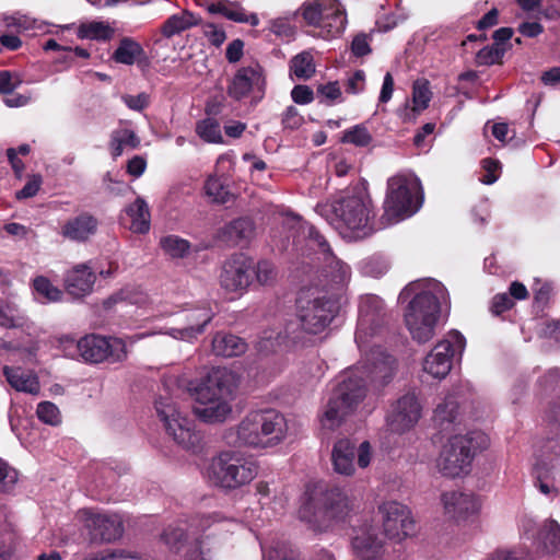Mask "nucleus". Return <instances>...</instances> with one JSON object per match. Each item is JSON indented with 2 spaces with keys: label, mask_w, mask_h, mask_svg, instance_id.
Wrapping results in <instances>:
<instances>
[{
  "label": "nucleus",
  "mask_w": 560,
  "mask_h": 560,
  "mask_svg": "<svg viewBox=\"0 0 560 560\" xmlns=\"http://www.w3.org/2000/svg\"><path fill=\"white\" fill-rule=\"evenodd\" d=\"M542 539L545 549L560 558V526L556 521L545 523Z\"/></svg>",
  "instance_id": "a19ab883"
},
{
  "label": "nucleus",
  "mask_w": 560,
  "mask_h": 560,
  "mask_svg": "<svg viewBox=\"0 0 560 560\" xmlns=\"http://www.w3.org/2000/svg\"><path fill=\"white\" fill-rule=\"evenodd\" d=\"M560 455V436L547 438L540 446V456L551 459Z\"/></svg>",
  "instance_id": "680f3d73"
},
{
  "label": "nucleus",
  "mask_w": 560,
  "mask_h": 560,
  "mask_svg": "<svg viewBox=\"0 0 560 560\" xmlns=\"http://www.w3.org/2000/svg\"><path fill=\"white\" fill-rule=\"evenodd\" d=\"M25 323V317L22 315L18 306L14 304L0 305V326L3 328L12 329L22 327Z\"/></svg>",
  "instance_id": "49530a36"
},
{
  "label": "nucleus",
  "mask_w": 560,
  "mask_h": 560,
  "mask_svg": "<svg viewBox=\"0 0 560 560\" xmlns=\"http://www.w3.org/2000/svg\"><path fill=\"white\" fill-rule=\"evenodd\" d=\"M352 547L361 560H382L384 557V540L374 529L355 536L352 539Z\"/></svg>",
  "instance_id": "393cba45"
},
{
  "label": "nucleus",
  "mask_w": 560,
  "mask_h": 560,
  "mask_svg": "<svg viewBox=\"0 0 560 560\" xmlns=\"http://www.w3.org/2000/svg\"><path fill=\"white\" fill-rule=\"evenodd\" d=\"M33 288L34 291L47 302H58L63 295L62 291L44 276H38L33 280Z\"/></svg>",
  "instance_id": "79ce46f5"
},
{
  "label": "nucleus",
  "mask_w": 560,
  "mask_h": 560,
  "mask_svg": "<svg viewBox=\"0 0 560 560\" xmlns=\"http://www.w3.org/2000/svg\"><path fill=\"white\" fill-rule=\"evenodd\" d=\"M140 145V139L131 129H116L110 133L109 150L113 159L122 154L124 147L137 149Z\"/></svg>",
  "instance_id": "72a5a7b5"
},
{
  "label": "nucleus",
  "mask_w": 560,
  "mask_h": 560,
  "mask_svg": "<svg viewBox=\"0 0 560 560\" xmlns=\"http://www.w3.org/2000/svg\"><path fill=\"white\" fill-rule=\"evenodd\" d=\"M351 50L357 57H363L371 54L372 49L370 47L368 35L363 33L358 34L352 40Z\"/></svg>",
  "instance_id": "774afa93"
},
{
  "label": "nucleus",
  "mask_w": 560,
  "mask_h": 560,
  "mask_svg": "<svg viewBox=\"0 0 560 560\" xmlns=\"http://www.w3.org/2000/svg\"><path fill=\"white\" fill-rule=\"evenodd\" d=\"M324 20H330L327 26L330 27L329 32L341 33L346 28L347 16L343 5L339 0H331L328 4V11L325 12Z\"/></svg>",
  "instance_id": "4c0bfd02"
},
{
  "label": "nucleus",
  "mask_w": 560,
  "mask_h": 560,
  "mask_svg": "<svg viewBox=\"0 0 560 560\" xmlns=\"http://www.w3.org/2000/svg\"><path fill=\"white\" fill-rule=\"evenodd\" d=\"M465 347V338L458 331H452L448 338L435 345L425 357L423 370L435 378H444L452 369L453 357L462 352Z\"/></svg>",
  "instance_id": "ddd939ff"
},
{
  "label": "nucleus",
  "mask_w": 560,
  "mask_h": 560,
  "mask_svg": "<svg viewBox=\"0 0 560 560\" xmlns=\"http://www.w3.org/2000/svg\"><path fill=\"white\" fill-rule=\"evenodd\" d=\"M337 301L328 296L308 299L300 296L296 301V322L285 326V332L293 340L301 339L300 331L308 335L323 332L338 313Z\"/></svg>",
  "instance_id": "0eeeda50"
},
{
  "label": "nucleus",
  "mask_w": 560,
  "mask_h": 560,
  "mask_svg": "<svg viewBox=\"0 0 560 560\" xmlns=\"http://www.w3.org/2000/svg\"><path fill=\"white\" fill-rule=\"evenodd\" d=\"M246 348V342L233 334L218 332L212 339V351L215 355L236 357L243 354Z\"/></svg>",
  "instance_id": "c756f323"
},
{
  "label": "nucleus",
  "mask_w": 560,
  "mask_h": 560,
  "mask_svg": "<svg viewBox=\"0 0 560 560\" xmlns=\"http://www.w3.org/2000/svg\"><path fill=\"white\" fill-rule=\"evenodd\" d=\"M458 404L454 397L448 396L439 404L434 410V422L441 430L446 429L457 417Z\"/></svg>",
  "instance_id": "f704fd0d"
},
{
  "label": "nucleus",
  "mask_w": 560,
  "mask_h": 560,
  "mask_svg": "<svg viewBox=\"0 0 560 560\" xmlns=\"http://www.w3.org/2000/svg\"><path fill=\"white\" fill-rule=\"evenodd\" d=\"M113 60L117 63L131 66L135 62L138 65H148V57L142 46L131 37H122L119 40L118 47L112 56Z\"/></svg>",
  "instance_id": "cd10ccee"
},
{
  "label": "nucleus",
  "mask_w": 560,
  "mask_h": 560,
  "mask_svg": "<svg viewBox=\"0 0 560 560\" xmlns=\"http://www.w3.org/2000/svg\"><path fill=\"white\" fill-rule=\"evenodd\" d=\"M371 198L364 187L355 186L346 191L345 196L335 200L332 210L339 228L346 230V236L363 238L372 234Z\"/></svg>",
  "instance_id": "423d86ee"
},
{
  "label": "nucleus",
  "mask_w": 560,
  "mask_h": 560,
  "mask_svg": "<svg viewBox=\"0 0 560 560\" xmlns=\"http://www.w3.org/2000/svg\"><path fill=\"white\" fill-rule=\"evenodd\" d=\"M214 313L209 307L189 311L185 314L186 325L173 328V336L182 340H192L205 331V327L212 320Z\"/></svg>",
  "instance_id": "b1692460"
},
{
  "label": "nucleus",
  "mask_w": 560,
  "mask_h": 560,
  "mask_svg": "<svg viewBox=\"0 0 560 560\" xmlns=\"http://www.w3.org/2000/svg\"><path fill=\"white\" fill-rule=\"evenodd\" d=\"M196 133L206 142L222 143L220 124L214 118H206L196 124Z\"/></svg>",
  "instance_id": "58836bf2"
},
{
  "label": "nucleus",
  "mask_w": 560,
  "mask_h": 560,
  "mask_svg": "<svg viewBox=\"0 0 560 560\" xmlns=\"http://www.w3.org/2000/svg\"><path fill=\"white\" fill-rule=\"evenodd\" d=\"M290 70L298 79H310L315 73L313 56L310 52L296 55L291 60Z\"/></svg>",
  "instance_id": "ea45409f"
},
{
  "label": "nucleus",
  "mask_w": 560,
  "mask_h": 560,
  "mask_svg": "<svg viewBox=\"0 0 560 560\" xmlns=\"http://www.w3.org/2000/svg\"><path fill=\"white\" fill-rule=\"evenodd\" d=\"M514 301L508 293H499L492 298L490 311L493 315H501L503 312L511 310Z\"/></svg>",
  "instance_id": "052dcab7"
},
{
  "label": "nucleus",
  "mask_w": 560,
  "mask_h": 560,
  "mask_svg": "<svg viewBox=\"0 0 560 560\" xmlns=\"http://www.w3.org/2000/svg\"><path fill=\"white\" fill-rule=\"evenodd\" d=\"M160 246L172 258H184L190 250V243L177 235L163 236L160 240Z\"/></svg>",
  "instance_id": "c9c22d12"
},
{
  "label": "nucleus",
  "mask_w": 560,
  "mask_h": 560,
  "mask_svg": "<svg viewBox=\"0 0 560 560\" xmlns=\"http://www.w3.org/2000/svg\"><path fill=\"white\" fill-rule=\"evenodd\" d=\"M207 10L211 14H221L236 23H249L252 26H257L259 24L257 14L253 13L247 15L238 4L229 0H219L217 2L209 3Z\"/></svg>",
  "instance_id": "c85d7f7f"
},
{
  "label": "nucleus",
  "mask_w": 560,
  "mask_h": 560,
  "mask_svg": "<svg viewBox=\"0 0 560 560\" xmlns=\"http://www.w3.org/2000/svg\"><path fill=\"white\" fill-rule=\"evenodd\" d=\"M326 11H328V5L324 7L320 0H314L303 4L302 16L308 25L320 26Z\"/></svg>",
  "instance_id": "37998d69"
},
{
  "label": "nucleus",
  "mask_w": 560,
  "mask_h": 560,
  "mask_svg": "<svg viewBox=\"0 0 560 560\" xmlns=\"http://www.w3.org/2000/svg\"><path fill=\"white\" fill-rule=\"evenodd\" d=\"M109 26L104 25L101 22H91L88 24H81L78 30V37L90 38V39H107L110 36Z\"/></svg>",
  "instance_id": "8fccbe9b"
},
{
  "label": "nucleus",
  "mask_w": 560,
  "mask_h": 560,
  "mask_svg": "<svg viewBox=\"0 0 560 560\" xmlns=\"http://www.w3.org/2000/svg\"><path fill=\"white\" fill-rule=\"evenodd\" d=\"M265 560H301L296 549L285 541L275 542L265 553Z\"/></svg>",
  "instance_id": "c03bdc74"
},
{
  "label": "nucleus",
  "mask_w": 560,
  "mask_h": 560,
  "mask_svg": "<svg viewBox=\"0 0 560 560\" xmlns=\"http://www.w3.org/2000/svg\"><path fill=\"white\" fill-rule=\"evenodd\" d=\"M22 83L18 73L8 70L0 71V94H12V92Z\"/></svg>",
  "instance_id": "6e6d98bb"
},
{
  "label": "nucleus",
  "mask_w": 560,
  "mask_h": 560,
  "mask_svg": "<svg viewBox=\"0 0 560 560\" xmlns=\"http://www.w3.org/2000/svg\"><path fill=\"white\" fill-rule=\"evenodd\" d=\"M98 228V220L89 212L69 219L61 228L60 234L73 242H86Z\"/></svg>",
  "instance_id": "5701e85b"
},
{
  "label": "nucleus",
  "mask_w": 560,
  "mask_h": 560,
  "mask_svg": "<svg viewBox=\"0 0 560 560\" xmlns=\"http://www.w3.org/2000/svg\"><path fill=\"white\" fill-rule=\"evenodd\" d=\"M291 97L294 103L305 105L314 101V92L308 85L299 84L292 89Z\"/></svg>",
  "instance_id": "e2e57ef3"
},
{
  "label": "nucleus",
  "mask_w": 560,
  "mask_h": 560,
  "mask_svg": "<svg viewBox=\"0 0 560 560\" xmlns=\"http://www.w3.org/2000/svg\"><path fill=\"white\" fill-rule=\"evenodd\" d=\"M358 454V466L366 468L372 458L371 444L368 441L362 442L358 450L355 444L349 439H341L334 445L331 459L334 468L338 474L351 476L354 472V456Z\"/></svg>",
  "instance_id": "2eb2a0df"
},
{
  "label": "nucleus",
  "mask_w": 560,
  "mask_h": 560,
  "mask_svg": "<svg viewBox=\"0 0 560 560\" xmlns=\"http://www.w3.org/2000/svg\"><path fill=\"white\" fill-rule=\"evenodd\" d=\"M485 440V435L480 432L452 436L440 455L439 468L442 474L452 478L467 474L476 451Z\"/></svg>",
  "instance_id": "9d476101"
},
{
  "label": "nucleus",
  "mask_w": 560,
  "mask_h": 560,
  "mask_svg": "<svg viewBox=\"0 0 560 560\" xmlns=\"http://www.w3.org/2000/svg\"><path fill=\"white\" fill-rule=\"evenodd\" d=\"M203 35L208 38L211 45L219 47L226 39L225 32L217 27L213 23L203 24Z\"/></svg>",
  "instance_id": "0e129e2a"
},
{
  "label": "nucleus",
  "mask_w": 560,
  "mask_h": 560,
  "mask_svg": "<svg viewBox=\"0 0 560 560\" xmlns=\"http://www.w3.org/2000/svg\"><path fill=\"white\" fill-rule=\"evenodd\" d=\"M65 289L74 299H81L93 291L96 275L88 264H78L67 271Z\"/></svg>",
  "instance_id": "aec40b11"
},
{
  "label": "nucleus",
  "mask_w": 560,
  "mask_h": 560,
  "mask_svg": "<svg viewBox=\"0 0 560 560\" xmlns=\"http://www.w3.org/2000/svg\"><path fill=\"white\" fill-rule=\"evenodd\" d=\"M372 135L364 125H357L343 131L341 142L351 143L355 147H366L372 142Z\"/></svg>",
  "instance_id": "a18cd8bd"
},
{
  "label": "nucleus",
  "mask_w": 560,
  "mask_h": 560,
  "mask_svg": "<svg viewBox=\"0 0 560 560\" xmlns=\"http://www.w3.org/2000/svg\"><path fill=\"white\" fill-rule=\"evenodd\" d=\"M77 349L81 358L89 363L122 362L127 359L126 342L117 337H104L101 335H86L82 337Z\"/></svg>",
  "instance_id": "f8f14e48"
},
{
  "label": "nucleus",
  "mask_w": 560,
  "mask_h": 560,
  "mask_svg": "<svg viewBox=\"0 0 560 560\" xmlns=\"http://www.w3.org/2000/svg\"><path fill=\"white\" fill-rule=\"evenodd\" d=\"M43 184V177L39 174L32 175L21 190L16 192L18 199L34 197Z\"/></svg>",
  "instance_id": "bf43d9fd"
},
{
  "label": "nucleus",
  "mask_w": 560,
  "mask_h": 560,
  "mask_svg": "<svg viewBox=\"0 0 560 560\" xmlns=\"http://www.w3.org/2000/svg\"><path fill=\"white\" fill-rule=\"evenodd\" d=\"M122 101L128 106V108L141 112L149 106L150 97L147 93L142 92L138 95H124Z\"/></svg>",
  "instance_id": "69168bd1"
},
{
  "label": "nucleus",
  "mask_w": 560,
  "mask_h": 560,
  "mask_svg": "<svg viewBox=\"0 0 560 560\" xmlns=\"http://www.w3.org/2000/svg\"><path fill=\"white\" fill-rule=\"evenodd\" d=\"M384 535L389 539L402 540L415 533V521L410 510L396 501H388L378 506Z\"/></svg>",
  "instance_id": "4468645a"
},
{
  "label": "nucleus",
  "mask_w": 560,
  "mask_h": 560,
  "mask_svg": "<svg viewBox=\"0 0 560 560\" xmlns=\"http://www.w3.org/2000/svg\"><path fill=\"white\" fill-rule=\"evenodd\" d=\"M420 417L421 406L418 398L415 394H406L396 401L387 422L393 432L404 433L411 429Z\"/></svg>",
  "instance_id": "a211bd4d"
},
{
  "label": "nucleus",
  "mask_w": 560,
  "mask_h": 560,
  "mask_svg": "<svg viewBox=\"0 0 560 560\" xmlns=\"http://www.w3.org/2000/svg\"><path fill=\"white\" fill-rule=\"evenodd\" d=\"M288 433L285 417L273 408L252 410L237 425L223 432L224 442L233 447H273L284 441Z\"/></svg>",
  "instance_id": "f03ea898"
},
{
  "label": "nucleus",
  "mask_w": 560,
  "mask_h": 560,
  "mask_svg": "<svg viewBox=\"0 0 560 560\" xmlns=\"http://www.w3.org/2000/svg\"><path fill=\"white\" fill-rule=\"evenodd\" d=\"M304 121L303 116L294 106H289L282 114L281 124L284 129L295 130L299 129Z\"/></svg>",
  "instance_id": "4d7b16f0"
},
{
  "label": "nucleus",
  "mask_w": 560,
  "mask_h": 560,
  "mask_svg": "<svg viewBox=\"0 0 560 560\" xmlns=\"http://www.w3.org/2000/svg\"><path fill=\"white\" fill-rule=\"evenodd\" d=\"M505 51V47H499L498 45L486 46L476 54L475 61L477 66L502 63Z\"/></svg>",
  "instance_id": "de8ad7c7"
},
{
  "label": "nucleus",
  "mask_w": 560,
  "mask_h": 560,
  "mask_svg": "<svg viewBox=\"0 0 560 560\" xmlns=\"http://www.w3.org/2000/svg\"><path fill=\"white\" fill-rule=\"evenodd\" d=\"M18 471L0 458V492H9L18 481Z\"/></svg>",
  "instance_id": "864d4df0"
},
{
  "label": "nucleus",
  "mask_w": 560,
  "mask_h": 560,
  "mask_svg": "<svg viewBox=\"0 0 560 560\" xmlns=\"http://www.w3.org/2000/svg\"><path fill=\"white\" fill-rule=\"evenodd\" d=\"M205 191L213 202L219 205H225L233 199V195L230 192L226 185L217 176L208 177L205 184Z\"/></svg>",
  "instance_id": "e433bc0d"
},
{
  "label": "nucleus",
  "mask_w": 560,
  "mask_h": 560,
  "mask_svg": "<svg viewBox=\"0 0 560 560\" xmlns=\"http://www.w3.org/2000/svg\"><path fill=\"white\" fill-rule=\"evenodd\" d=\"M233 376L231 373L217 370L196 387V405L194 413L207 423L223 422L232 412L229 400L234 392Z\"/></svg>",
  "instance_id": "20e7f679"
},
{
  "label": "nucleus",
  "mask_w": 560,
  "mask_h": 560,
  "mask_svg": "<svg viewBox=\"0 0 560 560\" xmlns=\"http://www.w3.org/2000/svg\"><path fill=\"white\" fill-rule=\"evenodd\" d=\"M86 521L94 540L109 542L122 535V522L118 515L90 513Z\"/></svg>",
  "instance_id": "412c9836"
},
{
  "label": "nucleus",
  "mask_w": 560,
  "mask_h": 560,
  "mask_svg": "<svg viewBox=\"0 0 560 560\" xmlns=\"http://www.w3.org/2000/svg\"><path fill=\"white\" fill-rule=\"evenodd\" d=\"M187 538L186 532L179 527H167L163 534L162 539L173 549H178L179 545Z\"/></svg>",
  "instance_id": "13d9d810"
},
{
  "label": "nucleus",
  "mask_w": 560,
  "mask_h": 560,
  "mask_svg": "<svg viewBox=\"0 0 560 560\" xmlns=\"http://www.w3.org/2000/svg\"><path fill=\"white\" fill-rule=\"evenodd\" d=\"M283 225L289 231H292L294 244H298L302 237L307 242V246L316 250V253L323 256L332 253L325 236L314 225L302 220V218L298 215L287 217Z\"/></svg>",
  "instance_id": "6ab92c4d"
},
{
  "label": "nucleus",
  "mask_w": 560,
  "mask_h": 560,
  "mask_svg": "<svg viewBox=\"0 0 560 560\" xmlns=\"http://www.w3.org/2000/svg\"><path fill=\"white\" fill-rule=\"evenodd\" d=\"M432 97V92L430 91V84L428 80H417L413 83L412 88V101L415 104V109L423 110L429 106V103Z\"/></svg>",
  "instance_id": "09e8293b"
},
{
  "label": "nucleus",
  "mask_w": 560,
  "mask_h": 560,
  "mask_svg": "<svg viewBox=\"0 0 560 560\" xmlns=\"http://www.w3.org/2000/svg\"><path fill=\"white\" fill-rule=\"evenodd\" d=\"M155 409L170 436L188 451H195L201 441V435L195 430L194 421L183 416L177 405L170 398H160Z\"/></svg>",
  "instance_id": "9b49d317"
},
{
  "label": "nucleus",
  "mask_w": 560,
  "mask_h": 560,
  "mask_svg": "<svg viewBox=\"0 0 560 560\" xmlns=\"http://www.w3.org/2000/svg\"><path fill=\"white\" fill-rule=\"evenodd\" d=\"M445 513L454 520H464L478 511L479 504L472 493L448 491L442 494Z\"/></svg>",
  "instance_id": "4be33fe9"
},
{
  "label": "nucleus",
  "mask_w": 560,
  "mask_h": 560,
  "mask_svg": "<svg viewBox=\"0 0 560 560\" xmlns=\"http://www.w3.org/2000/svg\"><path fill=\"white\" fill-rule=\"evenodd\" d=\"M316 93L319 102L326 105H331L335 102L340 101L342 95L338 81L319 84Z\"/></svg>",
  "instance_id": "3c124183"
},
{
  "label": "nucleus",
  "mask_w": 560,
  "mask_h": 560,
  "mask_svg": "<svg viewBox=\"0 0 560 560\" xmlns=\"http://www.w3.org/2000/svg\"><path fill=\"white\" fill-rule=\"evenodd\" d=\"M324 266L323 276L327 280V285H343L350 279V268L339 260L332 253L323 256Z\"/></svg>",
  "instance_id": "7c9ffc66"
},
{
  "label": "nucleus",
  "mask_w": 560,
  "mask_h": 560,
  "mask_svg": "<svg viewBox=\"0 0 560 560\" xmlns=\"http://www.w3.org/2000/svg\"><path fill=\"white\" fill-rule=\"evenodd\" d=\"M254 280L252 259L244 255H233L224 261L220 275L221 285L230 292L245 291Z\"/></svg>",
  "instance_id": "dca6fc26"
},
{
  "label": "nucleus",
  "mask_w": 560,
  "mask_h": 560,
  "mask_svg": "<svg viewBox=\"0 0 560 560\" xmlns=\"http://www.w3.org/2000/svg\"><path fill=\"white\" fill-rule=\"evenodd\" d=\"M258 472L259 465L255 457L241 451H223L212 457L208 467L209 480L225 490L249 485Z\"/></svg>",
  "instance_id": "39448f33"
},
{
  "label": "nucleus",
  "mask_w": 560,
  "mask_h": 560,
  "mask_svg": "<svg viewBox=\"0 0 560 560\" xmlns=\"http://www.w3.org/2000/svg\"><path fill=\"white\" fill-rule=\"evenodd\" d=\"M266 80L259 65L238 69L228 86V94L235 101H241L252 93L260 100L264 95Z\"/></svg>",
  "instance_id": "f3484780"
},
{
  "label": "nucleus",
  "mask_w": 560,
  "mask_h": 560,
  "mask_svg": "<svg viewBox=\"0 0 560 560\" xmlns=\"http://www.w3.org/2000/svg\"><path fill=\"white\" fill-rule=\"evenodd\" d=\"M366 387L364 380L351 372L343 376L342 381L331 393L323 417V425L335 429L365 397Z\"/></svg>",
  "instance_id": "1a4fd4ad"
},
{
  "label": "nucleus",
  "mask_w": 560,
  "mask_h": 560,
  "mask_svg": "<svg viewBox=\"0 0 560 560\" xmlns=\"http://www.w3.org/2000/svg\"><path fill=\"white\" fill-rule=\"evenodd\" d=\"M365 73L363 70H357L347 81L346 92L358 94L364 90Z\"/></svg>",
  "instance_id": "338daca9"
},
{
  "label": "nucleus",
  "mask_w": 560,
  "mask_h": 560,
  "mask_svg": "<svg viewBox=\"0 0 560 560\" xmlns=\"http://www.w3.org/2000/svg\"><path fill=\"white\" fill-rule=\"evenodd\" d=\"M198 24H200V19L188 11H184L182 14L171 15L161 26V33L164 37L171 38Z\"/></svg>",
  "instance_id": "473e14b6"
},
{
  "label": "nucleus",
  "mask_w": 560,
  "mask_h": 560,
  "mask_svg": "<svg viewBox=\"0 0 560 560\" xmlns=\"http://www.w3.org/2000/svg\"><path fill=\"white\" fill-rule=\"evenodd\" d=\"M39 420L47 424L56 425L60 422V411L58 407L50 401H42L36 410Z\"/></svg>",
  "instance_id": "603ef678"
},
{
  "label": "nucleus",
  "mask_w": 560,
  "mask_h": 560,
  "mask_svg": "<svg viewBox=\"0 0 560 560\" xmlns=\"http://www.w3.org/2000/svg\"><path fill=\"white\" fill-rule=\"evenodd\" d=\"M421 185L413 175H396L387 182L383 220L397 223L415 214L422 203Z\"/></svg>",
  "instance_id": "6e6552de"
},
{
  "label": "nucleus",
  "mask_w": 560,
  "mask_h": 560,
  "mask_svg": "<svg viewBox=\"0 0 560 560\" xmlns=\"http://www.w3.org/2000/svg\"><path fill=\"white\" fill-rule=\"evenodd\" d=\"M124 213L129 220L128 229L136 234H147L151 228V213L148 203L141 197H138L132 203L128 205ZM125 220V217H121Z\"/></svg>",
  "instance_id": "a878e982"
},
{
  "label": "nucleus",
  "mask_w": 560,
  "mask_h": 560,
  "mask_svg": "<svg viewBox=\"0 0 560 560\" xmlns=\"http://www.w3.org/2000/svg\"><path fill=\"white\" fill-rule=\"evenodd\" d=\"M254 276L261 285L271 284L276 279V270L271 262L261 260L254 268Z\"/></svg>",
  "instance_id": "5fc2aeb1"
},
{
  "label": "nucleus",
  "mask_w": 560,
  "mask_h": 560,
  "mask_svg": "<svg viewBox=\"0 0 560 560\" xmlns=\"http://www.w3.org/2000/svg\"><path fill=\"white\" fill-rule=\"evenodd\" d=\"M254 222L248 218H238L223 229V237L232 245L247 243L254 235Z\"/></svg>",
  "instance_id": "2f4dec72"
},
{
  "label": "nucleus",
  "mask_w": 560,
  "mask_h": 560,
  "mask_svg": "<svg viewBox=\"0 0 560 560\" xmlns=\"http://www.w3.org/2000/svg\"><path fill=\"white\" fill-rule=\"evenodd\" d=\"M351 510L352 503L340 488L316 486L308 492L299 515L313 530L324 532L334 522L343 521Z\"/></svg>",
  "instance_id": "7ed1b4c3"
},
{
  "label": "nucleus",
  "mask_w": 560,
  "mask_h": 560,
  "mask_svg": "<svg viewBox=\"0 0 560 560\" xmlns=\"http://www.w3.org/2000/svg\"><path fill=\"white\" fill-rule=\"evenodd\" d=\"M413 294L409 302L405 322L413 340L419 343L434 336V328L441 312L442 302L448 299L445 287L436 280L410 282L401 295Z\"/></svg>",
  "instance_id": "f257e3e1"
},
{
  "label": "nucleus",
  "mask_w": 560,
  "mask_h": 560,
  "mask_svg": "<svg viewBox=\"0 0 560 560\" xmlns=\"http://www.w3.org/2000/svg\"><path fill=\"white\" fill-rule=\"evenodd\" d=\"M7 382L18 392L37 395L40 390L38 377L31 371L21 366H8L2 369Z\"/></svg>",
  "instance_id": "bb28decb"
}]
</instances>
